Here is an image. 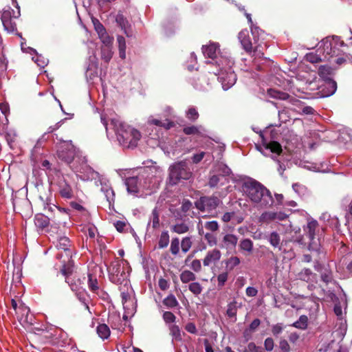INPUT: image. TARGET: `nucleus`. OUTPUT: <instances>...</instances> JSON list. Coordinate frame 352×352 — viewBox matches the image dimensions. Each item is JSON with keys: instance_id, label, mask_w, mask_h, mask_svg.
<instances>
[{"instance_id": "13d9d810", "label": "nucleus", "mask_w": 352, "mask_h": 352, "mask_svg": "<svg viewBox=\"0 0 352 352\" xmlns=\"http://www.w3.org/2000/svg\"><path fill=\"white\" fill-rule=\"evenodd\" d=\"M0 110L1 113L5 116V124H8V115L10 113V107L9 104L6 102H1L0 103Z\"/></svg>"}, {"instance_id": "6ab92c4d", "label": "nucleus", "mask_w": 352, "mask_h": 352, "mask_svg": "<svg viewBox=\"0 0 352 352\" xmlns=\"http://www.w3.org/2000/svg\"><path fill=\"white\" fill-rule=\"evenodd\" d=\"M21 50L25 52L30 53V54H36V56H33L32 59L38 67H45L48 64V59L43 56L41 54H37L36 50L30 47L25 48L23 43L21 44Z\"/></svg>"}, {"instance_id": "b1692460", "label": "nucleus", "mask_w": 352, "mask_h": 352, "mask_svg": "<svg viewBox=\"0 0 352 352\" xmlns=\"http://www.w3.org/2000/svg\"><path fill=\"white\" fill-rule=\"evenodd\" d=\"M239 250L244 255H250L253 252L254 243L250 239H243L239 245Z\"/></svg>"}, {"instance_id": "423d86ee", "label": "nucleus", "mask_w": 352, "mask_h": 352, "mask_svg": "<svg viewBox=\"0 0 352 352\" xmlns=\"http://www.w3.org/2000/svg\"><path fill=\"white\" fill-rule=\"evenodd\" d=\"M85 157H78L74 162L72 168L77 173V177L82 181H89L100 178L99 173L87 164Z\"/></svg>"}, {"instance_id": "864d4df0", "label": "nucleus", "mask_w": 352, "mask_h": 352, "mask_svg": "<svg viewBox=\"0 0 352 352\" xmlns=\"http://www.w3.org/2000/svg\"><path fill=\"white\" fill-rule=\"evenodd\" d=\"M188 289L193 294L197 296L201 293L203 288L199 283L193 282L189 285Z\"/></svg>"}, {"instance_id": "c9c22d12", "label": "nucleus", "mask_w": 352, "mask_h": 352, "mask_svg": "<svg viewBox=\"0 0 352 352\" xmlns=\"http://www.w3.org/2000/svg\"><path fill=\"white\" fill-rule=\"evenodd\" d=\"M96 331L98 336L103 340L108 338L110 336V329L105 324H99L97 327Z\"/></svg>"}, {"instance_id": "ddd939ff", "label": "nucleus", "mask_w": 352, "mask_h": 352, "mask_svg": "<svg viewBox=\"0 0 352 352\" xmlns=\"http://www.w3.org/2000/svg\"><path fill=\"white\" fill-rule=\"evenodd\" d=\"M142 178L143 175L126 178L125 185L126 186V189L129 193L136 196L141 186L144 188H149L151 187L150 185L142 184L141 180Z\"/></svg>"}, {"instance_id": "20e7f679", "label": "nucleus", "mask_w": 352, "mask_h": 352, "mask_svg": "<svg viewBox=\"0 0 352 352\" xmlns=\"http://www.w3.org/2000/svg\"><path fill=\"white\" fill-rule=\"evenodd\" d=\"M344 45L343 41L338 36L326 38L319 43L318 52H320L324 60L331 61V58L340 55L341 50L339 47Z\"/></svg>"}, {"instance_id": "7ed1b4c3", "label": "nucleus", "mask_w": 352, "mask_h": 352, "mask_svg": "<svg viewBox=\"0 0 352 352\" xmlns=\"http://www.w3.org/2000/svg\"><path fill=\"white\" fill-rule=\"evenodd\" d=\"M215 63L219 68L214 73L218 76V80L222 85L223 90L232 87L236 81V76L232 70L234 61L227 57L218 58Z\"/></svg>"}, {"instance_id": "680f3d73", "label": "nucleus", "mask_w": 352, "mask_h": 352, "mask_svg": "<svg viewBox=\"0 0 352 352\" xmlns=\"http://www.w3.org/2000/svg\"><path fill=\"white\" fill-rule=\"evenodd\" d=\"M228 278V272H222L217 276L218 287H223Z\"/></svg>"}, {"instance_id": "7c9ffc66", "label": "nucleus", "mask_w": 352, "mask_h": 352, "mask_svg": "<svg viewBox=\"0 0 352 352\" xmlns=\"http://www.w3.org/2000/svg\"><path fill=\"white\" fill-rule=\"evenodd\" d=\"M212 172L219 174L221 176H223V178H226V176H228L232 173L231 169L223 163H219L217 164Z\"/></svg>"}, {"instance_id": "de8ad7c7", "label": "nucleus", "mask_w": 352, "mask_h": 352, "mask_svg": "<svg viewBox=\"0 0 352 352\" xmlns=\"http://www.w3.org/2000/svg\"><path fill=\"white\" fill-rule=\"evenodd\" d=\"M64 120H62L58 122L57 123H56L54 126H50L48 128L47 131L46 133H45L42 135L41 138H40L38 140V143L45 141L47 140V138H45L46 135L47 133H52V132L56 131L57 129H58L60 127V126L63 124V123L64 122Z\"/></svg>"}, {"instance_id": "1a4fd4ad", "label": "nucleus", "mask_w": 352, "mask_h": 352, "mask_svg": "<svg viewBox=\"0 0 352 352\" xmlns=\"http://www.w3.org/2000/svg\"><path fill=\"white\" fill-rule=\"evenodd\" d=\"M58 157L67 162V164L72 163L78 160V156L76 157V148L72 143V141H64L63 144L60 146L57 151Z\"/></svg>"}, {"instance_id": "4d7b16f0", "label": "nucleus", "mask_w": 352, "mask_h": 352, "mask_svg": "<svg viewBox=\"0 0 352 352\" xmlns=\"http://www.w3.org/2000/svg\"><path fill=\"white\" fill-rule=\"evenodd\" d=\"M321 279L326 283L331 282L333 279L331 272L324 268V271L321 272Z\"/></svg>"}, {"instance_id": "49530a36", "label": "nucleus", "mask_w": 352, "mask_h": 352, "mask_svg": "<svg viewBox=\"0 0 352 352\" xmlns=\"http://www.w3.org/2000/svg\"><path fill=\"white\" fill-rule=\"evenodd\" d=\"M151 224H152V227L153 228H156L160 226L159 213L156 208L153 209L152 212L148 226H149Z\"/></svg>"}, {"instance_id": "603ef678", "label": "nucleus", "mask_w": 352, "mask_h": 352, "mask_svg": "<svg viewBox=\"0 0 352 352\" xmlns=\"http://www.w3.org/2000/svg\"><path fill=\"white\" fill-rule=\"evenodd\" d=\"M186 117L191 121H195L199 118V113L196 108L191 107L186 111Z\"/></svg>"}, {"instance_id": "052dcab7", "label": "nucleus", "mask_w": 352, "mask_h": 352, "mask_svg": "<svg viewBox=\"0 0 352 352\" xmlns=\"http://www.w3.org/2000/svg\"><path fill=\"white\" fill-rule=\"evenodd\" d=\"M92 22L94 26V29L98 34L100 33L102 34L106 31L104 25L97 19H92Z\"/></svg>"}, {"instance_id": "6e6d98bb", "label": "nucleus", "mask_w": 352, "mask_h": 352, "mask_svg": "<svg viewBox=\"0 0 352 352\" xmlns=\"http://www.w3.org/2000/svg\"><path fill=\"white\" fill-rule=\"evenodd\" d=\"M204 227L211 232L217 231L219 228V223L217 221H206L204 224Z\"/></svg>"}, {"instance_id": "c03bdc74", "label": "nucleus", "mask_w": 352, "mask_h": 352, "mask_svg": "<svg viewBox=\"0 0 352 352\" xmlns=\"http://www.w3.org/2000/svg\"><path fill=\"white\" fill-rule=\"evenodd\" d=\"M276 212L267 211L261 214L259 221L262 223H268L270 221L276 220Z\"/></svg>"}, {"instance_id": "a19ab883", "label": "nucleus", "mask_w": 352, "mask_h": 352, "mask_svg": "<svg viewBox=\"0 0 352 352\" xmlns=\"http://www.w3.org/2000/svg\"><path fill=\"white\" fill-rule=\"evenodd\" d=\"M180 279L183 283L194 281L196 279L195 274L189 270H184L180 274Z\"/></svg>"}, {"instance_id": "c756f323", "label": "nucleus", "mask_w": 352, "mask_h": 352, "mask_svg": "<svg viewBox=\"0 0 352 352\" xmlns=\"http://www.w3.org/2000/svg\"><path fill=\"white\" fill-rule=\"evenodd\" d=\"M34 224L39 230H43L50 224V218L41 214H37L34 217Z\"/></svg>"}, {"instance_id": "e2e57ef3", "label": "nucleus", "mask_w": 352, "mask_h": 352, "mask_svg": "<svg viewBox=\"0 0 352 352\" xmlns=\"http://www.w3.org/2000/svg\"><path fill=\"white\" fill-rule=\"evenodd\" d=\"M274 342L272 338H267L264 341V347L265 351L270 352L273 350Z\"/></svg>"}, {"instance_id": "338daca9", "label": "nucleus", "mask_w": 352, "mask_h": 352, "mask_svg": "<svg viewBox=\"0 0 352 352\" xmlns=\"http://www.w3.org/2000/svg\"><path fill=\"white\" fill-rule=\"evenodd\" d=\"M192 208V203L188 199H184L182 203L181 210L184 213L188 212Z\"/></svg>"}, {"instance_id": "f03ea898", "label": "nucleus", "mask_w": 352, "mask_h": 352, "mask_svg": "<svg viewBox=\"0 0 352 352\" xmlns=\"http://www.w3.org/2000/svg\"><path fill=\"white\" fill-rule=\"evenodd\" d=\"M101 120L106 128L107 133H109V129H113L115 131L117 140L122 146L124 148H134L137 146L142 137L138 130L118 119H112L109 124L107 123L102 117H101Z\"/></svg>"}, {"instance_id": "58836bf2", "label": "nucleus", "mask_w": 352, "mask_h": 352, "mask_svg": "<svg viewBox=\"0 0 352 352\" xmlns=\"http://www.w3.org/2000/svg\"><path fill=\"white\" fill-rule=\"evenodd\" d=\"M305 58L308 62L311 63H318L324 60V58L320 52H310L306 54Z\"/></svg>"}, {"instance_id": "8fccbe9b", "label": "nucleus", "mask_w": 352, "mask_h": 352, "mask_svg": "<svg viewBox=\"0 0 352 352\" xmlns=\"http://www.w3.org/2000/svg\"><path fill=\"white\" fill-rule=\"evenodd\" d=\"M192 240L191 237L186 236L184 237L181 242V248L184 253L188 252L192 246Z\"/></svg>"}, {"instance_id": "5701e85b", "label": "nucleus", "mask_w": 352, "mask_h": 352, "mask_svg": "<svg viewBox=\"0 0 352 352\" xmlns=\"http://www.w3.org/2000/svg\"><path fill=\"white\" fill-rule=\"evenodd\" d=\"M58 189L59 193L62 197L65 199H72L74 197L72 187L65 179L59 182Z\"/></svg>"}, {"instance_id": "a211bd4d", "label": "nucleus", "mask_w": 352, "mask_h": 352, "mask_svg": "<svg viewBox=\"0 0 352 352\" xmlns=\"http://www.w3.org/2000/svg\"><path fill=\"white\" fill-rule=\"evenodd\" d=\"M120 291L121 292L122 302L124 308H126L130 302H132V296L133 294V288L130 283L120 286Z\"/></svg>"}, {"instance_id": "9b49d317", "label": "nucleus", "mask_w": 352, "mask_h": 352, "mask_svg": "<svg viewBox=\"0 0 352 352\" xmlns=\"http://www.w3.org/2000/svg\"><path fill=\"white\" fill-rule=\"evenodd\" d=\"M318 74L321 78H322L329 87V90L327 94V96L333 95L337 89V84L336 81L331 79L333 74V69L327 65H322L318 69Z\"/></svg>"}, {"instance_id": "a878e982", "label": "nucleus", "mask_w": 352, "mask_h": 352, "mask_svg": "<svg viewBox=\"0 0 352 352\" xmlns=\"http://www.w3.org/2000/svg\"><path fill=\"white\" fill-rule=\"evenodd\" d=\"M219 45L215 43L204 46L202 48L204 55L211 58L212 60L217 58V54L219 52Z\"/></svg>"}, {"instance_id": "2eb2a0df", "label": "nucleus", "mask_w": 352, "mask_h": 352, "mask_svg": "<svg viewBox=\"0 0 352 352\" xmlns=\"http://www.w3.org/2000/svg\"><path fill=\"white\" fill-rule=\"evenodd\" d=\"M298 276L300 280L309 283V289L311 290L315 287L314 283L317 282V275L313 273L310 269H302L298 273Z\"/></svg>"}, {"instance_id": "393cba45", "label": "nucleus", "mask_w": 352, "mask_h": 352, "mask_svg": "<svg viewBox=\"0 0 352 352\" xmlns=\"http://www.w3.org/2000/svg\"><path fill=\"white\" fill-rule=\"evenodd\" d=\"M116 21L118 25L121 28V29L124 31V34L129 36L131 35V26L128 21V20L124 16V15L118 12L116 16Z\"/></svg>"}, {"instance_id": "f704fd0d", "label": "nucleus", "mask_w": 352, "mask_h": 352, "mask_svg": "<svg viewBox=\"0 0 352 352\" xmlns=\"http://www.w3.org/2000/svg\"><path fill=\"white\" fill-rule=\"evenodd\" d=\"M267 93L270 97L283 100H285L289 97L288 94L274 89H268Z\"/></svg>"}, {"instance_id": "5fc2aeb1", "label": "nucleus", "mask_w": 352, "mask_h": 352, "mask_svg": "<svg viewBox=\"0 0 352 352\" xmlns=\"http://www.w3.org/2000/svg\"><path fill=\"white\" fill-rule=\"evenodd\" d=\"M98 36L101 41L106 45L109 46L112 43L113 38L109 36V34L107 33L106 31L104 32H102V34H99Z\"/></svg>"}, {"instance_id": "dca6fc26", "label": "nucleus", "mask_w": 352, "mask_h": 352, "mask_svg": "<svg viewBox=\"0 0 352 352\" xmlns=\"http://www.w3.org/2000/svg\"><path fill=\"white\" fill-rule=\"evenodd\" d=\"M19 314H16L18 315V318L21 324H32L33 323L34 317L32 314L30 313V309L23 305H21L19 307L18 309Z\"/></svg>"}, {"instance_id": "774afa93", "label": "nucleus", "mask_w": 352, "mask_h": 352, "mask_svg": "<svg viewBox=\"0 0 352 352\" xmlns=\"http://www.w3.org/2000/svg\"><path fill=\"white\" fill-rule=\"evenodd\" d=\"M248 352H263L261 347L256 345V344L253 342H249L247 346V349Z\"/></svg>"}, {"instance_id": "c85d7f7f", "label": "nucleus", "mask_w": 352, "mask_h": 352, "mask_svg": "<svg viewBox=\"0 0 352 352\" xmlns=\"http://www.w3.org/2000/svg\"><path fill=\"white\" fill-rule=\"evenodd\" d=\"M184 133L186 135H198L204 136L207 131L202 126H189L183 129Z\"/></svg>"}, {"instance_id": "4be33fe9", "label": "nucleus", "mask_w": 352, "mask_h": 352, "mask_svg": "<svg viewBox=\"0 0 352 352\" xmlns=\"http://www.w3.org/2000/svg\"><path fill=\"white\" fill-rule=\"evenodd\" d=\"M238 38L245 52L250 53L252 50V44L247 30H243L239 33Z\"/></svg>"}, {"instance_id": "412c9836", "label": "nucleus", "mask_w": 352, "mask_h": 352, "mask_svg": "<svg viewBox=\"0 0 352 352\" xmlns=\"http://www.w3.org/2000/svg\"><path fill=\"white\" fill-rule=\"evenodd\" d=\"M89 63L86 71V77L88 80H93L97 76L98 62L95 55L90 56Z\"/></svg>"}, {"instance_id": "79ce46f5", "label": "nucleus", "mask_w": 352, "mask_h": 352, "mask_svg": "<svg viewBox=\"0 0 352 352\" xmlns=\"http://www.w3.org/2000/svg\"><path fill=\"white\" fill-rule=\"evenodd\" d=\"M308 324V318L305 315L300 316L299 319L292 324V326L302 330L306 329Z\"/></svg>"}, {"instance_id": "e433bc0d", "label": "nucleus", "mask_w": 352, "mask_h": 352, "mask_svg": "<svg viewBox=\"0 0 352 352\" xmlns=\"http://www.w3.org/2000/svg\"><path fill=\"white\" fill-rule=\"evenodd\" d=\"M267 240L274 248H278L280 250V236L276 232H271L267 236Z\"/></svg>"}, {"instance_id": "09e8293b", "label": "nucleus", "mask_w": 352, "mask_h": 352, "mask_svg": "<svg viewBox=\"0 0 352 352\" xmlns=\"http://www.w3.org/2000/svg\"><path fill=\"white\" fill-rule=\"evenodd\" d=\"M245 15L248 19V23L250 24V29H251V32H252V34L254 36H256V35H259V32H261V30L259 29L258 27L256 26L255 25L253 24V22H252V16H251V14L245 12Z\"/></svg>"}, {"instance_id": "f257e3e1", "label": "nucleus", "mask_w": 352, "mask_h": 352, "mask_svg": "<svg viewBox=\"0 0 352 352\" xmlns=\"http://www.w3.org/2000/svg\"><path fill=\"white\" fill-rule=\"evenodd\" d=\"M242 191L248 199L258 208H267L274 204L271 192L260 182L250 179L243 182Z\"/></svg>"}, {"instance_id": "473e14b6", "label": "nucleus", "mask_w": 352, "mask_h": 352, "mask_svg": "<svg viewBox=\"0 0 352 352\" xmlns=\"http://www.w3.org/2000/svg\"><path fill=\"white\" fill-rule=\"evenodd\" d=\"M226 178H223V176H221L219 174L217 173H211V175L209 178L208 185L211 188L216 187L219 184H223V180Z\"/></svg>"}, {"instance_id": "39448f33", "label": "nucleus", "mask_w": 352, "mask_h": 352, "mask_svg": "<svg viewBox=\"0 0 352 352\" xmlns=\"http://www.w3.org/2000/svg\"><path fill=\"white\" fill-rule=\"evenodd\" d=\"M110 280L117 285H125L129 283L128 267L123 261L113 262L109 269Z\"/></svg>"}, {"instance_id": "3c124183", "label": "nucleus", "mask_w": 352, "mask_h": 352, "mask_svg": "<svg viewBox=\"0 0 352 352\" xmlns=\"http://www.w3.org/2000/svg\"><path fill=\"white\" fill-rule=\"evenodd\" d=\"M170 251L173 255H177L179 252V239L177 237L173 238L170 242Z\"/></svg>"}, {"instance_id": "ea45409f", "label": "nucleus", "mask_w": 352, "mask_h": 352, "mask_svg": "<svg viewBox=\"0 0 352 352\" xmlns=\"http://www.w3.org/2000/svg\"><path fill=\"white\" fill-rule=\"evenodd\" d=\"M240 263V258L236 256H232L225 261L226 267L230 271L232 270L235 267L239 265Z\"/></svg>"}, {"instance_id": "0e129e2a", "label": "nucleus", "mask_w": 352, "mask_h": 352, "mask_svg": "<svg viewBox=\"0 0 352 352\" xmlns=\"http://www.w3.org/2000/svg\"><path fill=\"white\" fill-rule=\"evenodd\" d=\"M163 319L166 323H173L175 320V316L170 311H165L163 314Z\"/></svg>"}, {"instance_id": "bf43d9fd", "label": "nucleus", "mask_w": 352, "mask_h": 352, "mask_svg": "<svg viewBox=\"0 0 352 352\" xmlns=\"http://www.w3.org/2000/svg\"><path fill=\"white\" fill-rule=\"evenodd\" d=\"M285 328V325L283 323H277L272 327V333L274 336H277L280 334Z\"/></svg>"}, {"instance_id": "9d476101", "label": "nucleus", "mask_w": 352, "mask_h": 352, "mask_svg": "<svg viewBox=\"0 0 352 352\" xmlns=\"http://www.w3.org/2000/svg\"><path fill=\"white\" fill-rule=\"evenodd\" d=\"M318 228V223L316 220L309 219L307 223L304 226V232L309 239V249L317 250L319 243H317L315 239L316 231Z\"/></svg>"}, {"instance_id": "bb28decb", "label": "nucleus", "mask_w": 352, "mask_h": 352, "mask_svg": "<svg viewBox=\"0 0 352 352\" xmlns=\"http://www.w3.org/2000/svg\"><path fill=\"white\" fill-rule=\"evenodd\" d=\"M223 244L228 250H232L235 248L238 243V237L233 234H226L223 237Z\"/></svg>"}, {"instance_id": "4c0bfd02", "label": "nucleus", "mask_w": 352, "mask_h": 352, "mask_svg": "<svg viewBox=\"0 0 352 352\" xmlns=\"http://www.w3.org/2000/svg\"><path fill=\"white\" fill-rule=\"evenodd\" d=\"M239 306L235 300L230 302L227 306L226 314L229 318H234L236 321V313Z\"/></svg>"}, {"instance_id": "aec40b11", "label": "nucleus", "mask_w": 352, "mask_h": 352, "mask_svg": "<svg viewBox=\"0 0 352 352\" xmlns=\"http://www.w3.org/2000/svg\"><path fill=\"white\" fill-rule=\"evenodd\" d=\"M221 253L217 249H213L207 252L203 263L204 266H210L216 264L221 258Z\"/></svg>"}, {"instance_id": "2f4dec72", "label": "nucleus", "mask_w": 352, "mask_h": 352, "mask_svg": "<svg viewBox=\"0 0 352 352\" xmlns=\"http://www.w3.org/2000/svg\"><path fill=\"white\" fill-rule=\"evenodd\" d=\"M70 241L69 238L66 236L60 237L58 241L56 247L58 249L63 250L65 252L67 256H71V252L69 251Z\"/></svg>"}, {"instance_id": "a18cd8bd", "label": "nucleus", "mask_w": 352, "mask_h": 352, "mask_svg": "<svg viewBox=\"0 0 352 352\" xmlns=\"http://www.w3.org/2000/svg\"><path fill=\"white\" fill-rule=\"evenodd\" d=\"M164 305L168 308H174L178 305L175 296L173 294L168 295L163 300Z\"/></svg>"}, {"instance_id": "f8f14e48", "label": "nucleus", "mask_w": 352, "mask_h": 352, "mask_svg": "<svg viewBox=\"0 0 352 352\" xmlns=\"http://www.w3.org/2000/svg\"><path fill=\"white\" fill-rule=\"evenodd\" d=\"M219 202L216 197H202L195 202V206L201 212H210L216 209Z\"/></svg>"}, {"instance_id": "37998d69", "label": "nucleus", "mask_w": 352, "mask_h": 352, "mask_svg": "<svg viewBox=\"0 0 352 352\" xmlns=\"http://www.w3.org/2000/svg\"><path fill=\"white\" fill-rule=\"evenodd\" d=\"M170 241V236L168 231H163L160 236L158 241L159 248H165L168 246Z\"/></svg>"}, {"instance_id": "cd10ccee", "label": "nucleus", "mask_w": 352, "mask_h": 352, "mask_svg": "<svg viewBox=\"0 0 352 352\" xmlns=\"http://www.w3.org/2000/svg\"><path fill=\"white\" fill-rule=\"evenodd\" d=\"M88 287L91 291L100 295L101 293V296L104 298L105 293H104L102 290H100V287L98 285V280L96 277H94L91 274H88Z\"/></svg>"}, {"instance_id": "72a5a7b5", "label": "nucleus", "mask_w": 352, "mask_h": 352, "mask_svg": "<svg viewBox=\"0 0 352 352\" xmlns=\"http://www.w3.org/2000/svg\"><path fill=\"white\" fill-rule=\"evenodd\" d=\"M170 229L177 234H182L188 232L189 226L186 223L180 222L172 226Z\"/></svg>"}, {"instance_id": "0eeeda50", "label": "nucleus", "mask_w": 352, "mask_h": 352, "mask_svg": "<svg viewBox=\"0 0 352 352\" xmlns=\"http://www.w3.org/2000/svg\"><path fill=\"white\" fill-rule=\"evenodd\" d=\"M169 181L173 185L177 184L181 179H188L191 176L188 164L181 161L170 165L169 167Z\"/></svg>"}, {"instance_id": "f3484780", "label": "nucleus", "mask_w": 352, "mask_h": 352, "mask_svg": "<svg viewBox=\"0 0 352 352\" xmlns=\"http://www.w3.org/2000/svg\"><path fill=\"white\" fill-rule=\"evenodd\" d=\"M147 124L150 126L155 125L158 127H162L166 130L174 126V122L168 118L163 119L162 118H155L153 116H150L148 118Z\"/></svg>"}, {"instance_id": "4468645a", "label": "nucleus", "mask_w": 352, "mask_h": 352, "mask_svg": "<svg viewBox=\"0 0 352 352\" xmlns=\"http://www.w3.org/2000/svg\"><path fill=\"white\" fill-rule=\"evenodd\" d=\"M98 183H100V185L101 186V192L104 195L109 207H111L113 205L115 201V193L111 184L109 181L100 177L98 181H96V184L97 186H98Z\"/></svg>"}, {"instance_id": "69168bd1", "label": "nucleus", "mask_w": 352, "mask_h": 352, "mask_svg": "<svg viewBox=\"0 0 352 352\" xmlns=\"http://www.w3.org/2000/svg\"><path fill=\"white\" fill-rule=\"evenodd\" d=\"M279 349L281 352H289L290 346L288 342L285 339H281L279 341Z\"/></svg>"}, {"instance_id": "6e6552de", "label": "nucleus", "mask_w": 352, "mask_h": 352, "mask_svg": "<svg viewBox=\"0 0 352 352\" xmlns=\"http://www.w3.org/2000/svg\"><path fill=\"white\" fill-rule=\"evenodd\" d=\"M261 145H256L258 151L263 155L267 156L270 153L279 155L282 152L280 144L276 141H268L263 133H260Z\"/></svg>"}]
</instances>
